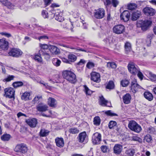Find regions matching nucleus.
Returning <instances> with one entry per match:
<instances>
[{
	"label": "nucleus",
	"instance_id": "obj_29",
	"mask_svg": "<svg viewBox=\"0 0 156 156\" xmlns=\"http://www.w3.org/2000/svg\"><path fill=\"white\" fill-rule=\"evenodd\" d=\"M144 98L149 101H151L153 98L152 94L149 91H145L144 94Z\"/></svg>",
	"mask_w": 156,
	"mask_h": 156
},
{
	"label": "nucleus",
	"instance_id": "obj_46",
	"mask_svg": "<svg viewBox=\"0 0 156 156\" xmlns=\"http://www.w3.org/2000/svg\"><path fill=\"white\" fill-rule=\"evenodd\" d=\"M34 81H36L37 83L42 84L46 88L48 87V85L47 83H45L41 79L37 80L36 79H34Z\"/></svg>",
	"mask_w": 156,
	"mask_h": 156
},
{
	"label": "nucleus",
	"instance_id": "obj_41",
	"mask_svg": "<svg viewBox=\"0 0 156 156\" xmlns=\"http://www.w3.org/2000/svg\"><path fill=\"white\" fill-rule=\"evenodd\" d=\"M53 64L56 66L58 67L60 66L61 61L57 58H54L52 61Z\"/></svg>",
	"mask_w": 156,
	"mask_h": 156
},
{
	"label": "nucleus",
	"instance_id": "obj_31",
	"mask_svg": "<svg viewBox=\"0 0 156 156\" xmlns=\"http://www.w3.org/2000/svg\"><path fill=\"white\" fill-rule=\"evenodd\" d=\"M11 138V135L7 133H5L1 136V140L4 141H9Z\"/></svg>",
	"mask_w": 156,
	"mask_h": 156
},
{
	"label": "nucleus",
	"instance_id": "obj_55",
	"mask_svg": "<svg viewBox=\"0 0 156 156\" xmlns=\"http://www.w3.org/2000/svg\"><path fill=\"white\" fill-rule=\"evenodd\" d=\"M86 62V61L83 59H81L80 61L76 64V67L78 68L80 66H82L84 65Z\"/></svg>",
	"mask_w": 156,
	"mask_h": 156
},
{
	"label": "nucleus",
	"instance_id": "obj_5",
	"mask_svg": "<svg viewBox=\"0 0 156 156\" xmlns=\"http://www.w3.org/2000/svg\"><path fill=\"white\" fill-rule=\"evenodd\" d=\"M14 151L17 152L24 154L27 151V145L24 143H21L16 145L14 149Z\"/></svg>",
	"mask_w": 156,
	"mask_h": 156
},
{
	"label": "nucleus",
	"instance_id": "obj_37",
	"mask_svg": "<svg viewBox=\"0 0 156 156\" xmlns=\"http://www.w3.org/2000/svg\"><path fill=\"white\" fill-rule=\"evenodd\" d=\"M15 76L12 75H8L7 77L3 80L4 82H9L12 80H13Z\"/></svg>",
	"mask_w": 156,
	"mask_h": 156
},
{
	"label": "nucleus",
	"instance_id": "obj_51",
	"mask_svg": "<svg viewBox=\"0 0 156 156\" xmlns=\"http://www.w3.org/2000/svg\"><path fill=\"white\" fill-rule=\"evenodd\" d=\"M144 140L148 143H151L152 140V138L149 134L147 135L144 137Z\"/></svg>",
	"mask_w": 156,
	"mask_h": 156
},
{
	"label": "nucleus",
	"instance_id": "obj_19",
	"mask_svg": "<svg viewBox=\"0 0 156 156\" xmlns=\"http://www.w3.org/2000/svg\"><path fill=\"white\" fill-rule=\"evenodd\" d=\"M91 80L97 83H99L100 81V76L99 73L93 72L91 73Z\"/></svg>",
	"mask_w": 156,
	"mask_h": 156
},
{
	"label": "nucleus",
	"instance_id": "obj_36",
	"mask_svg": "<svg viewBox=\"0 0 156 156\" xmlns=\"http://www.w3.org/2000/svg\"><path fill=\"white\" fill-rule=\"evenodd\" d=\"M94 124L96 126H99L101 123V119L98 116H96L94 118L93 120Z\"/></svg>",
	"mask_w": 156,
	"mask_h": 156
},
{
	"label": "nucleus",
	"instance_id": "obj_18",
	"mask_svg": "<svg viewBox=\"0 0 156 156\" xmlns=\"http://www.w3.org/2000/svg\"><path fill=\"white\" fill-rule=\"evenodd\" d=\"M99 103V104L102 106H106L109 107L111 106V102L106 100L103 96L100 97Z\"/></svg>",
	"mask_w": 156,
	"mask_h": 156
},
{
	"label": "nucleus",
	"instance_id": "obj_14",
	"mask_svg": "<svg viewBox=\"0 0 156 156\" xmlns=\"http://www.w3.org/2000/svg\"><path fill=\"white\" fill-rule=\"evenodd\" d=\"M78 137V140L79 142L85 144L87 142V137L85 132L80 133Z\"/></svg>",
	"mask_w": 156,
	"mask_h": 156
},
{
	"label": "nucleus",
	"instance_id": "obj_58",
	"mask_svg": "<svg viewBox=\"0 0 156 156\" xmlns=\"http://www.w3.org/2000/svg\"><path fill=\"white\" fill-rule=\"evenodd\" d=\"M42 99V96H37L35 97L33 100V101L34 102V103H37L40 99Z\"/></svg>",
	"mask_w": 156,
	"mask_h": 156
},
{
	"label": "nucleus",
	"instance_id": "obj_12",
	"mask_svg": "<svg viewBox=\"0 0 156 156\" xmlns=\"http://www.w3.org/2000/svg\"><path fill=\"white\" fill-rule=\"evenodd\" d=\"M101 140V135L98 132L94 133L92 136V141L94 144H99Z\"/></svg>",
	"mask_w": 156,
	"mask_h": 156
},
{
	"label": "nucleus",
	"instance_id": "obj_22",
	"mask_svg": "<svg viewBox=\"0 0 156 156\" xmlns=\"http://www.w3.org/2000/svg\"><path fill=\"white\" fill-rule=\"evenodd\" d=\"M122 150V146L119 144H116L113 148L114 153L117 154H119L121 152Z\"/></svg>",
	"mask_w": 156,
	"mask_h": 156
},
{
	"label": "nucleus",
	"instance_id": "obj_45",
	"mask_svg": "<svg viewBox=\"0 0 156 156\" xmlns=\"http://www.w3.org/2000/svg\"><path fill=\"white\" fill-rule=\"evenodd\" d=\"M137 7V5L134 3H132L129 4L128 5V8L129 9L131 10L135 9Z\"/></svg>",
	"mask_w": 156,
	"mask_h": 156
},
{
	"label": "nucleus",
	"instance_id": "obj_53",
	"mask_svg": "<svg viewBox=\"0 0 156 156\" xmlns=\"http://www.w3.org/2000/svg\"><path fill=\"white\" fill-rule=\"evenodd\" d=\"M150 79L152 81H156V75L154 74L151 72L149 73Z\"/></svg>",
	"mask_w": 156,
	"mask_h": 156
},
{
	"label": "nucleus",
	"instance_id": "obj_42",
	"mask_svg": "<svg viewBox=\"0 0 156 156\" xmlns=\"http://www.w3.org/2000/svg\"><path fill=\"white\" fill-rule=\"evenodd\" d=\"M83 87L84 88V91L86 94L88 95H90L92 94L93 91L89 89L86 85H84Z\"/></svg>",
	"mask_w": 156,
	"mask_h": 156
},
{
	"label": "nucleus",
	"instance_id": "obj_61",
	"mask_svg": "<svg viewBox=\"0 0 156 156\" xmlns=\"http://www.w3.org/2000/svg\"><path fill=\"white\" fill-rule=\"evenodd\" d=\"M118 4L119 2L117 0H112V4L114 7H116Z\"/></svg>",
	"mask_w": 156,
	"mask_h": 156
},
{
	"label": "nucleus",
	"instance_id": "obj_52",
	"mask_svg": "<svg viewBox=\"0 0 156 156\" xmlns=\"http://www.w3.org/2000/svg\"><path fill=\"white\" fill-rule=\"evenodd\" d=\"M129 81L126 80H122L121 82V84L123 87H127L129 84Z\"/></svg>",
	"mask_w": 156,
	"mask_h": 156
},
{
	"label": "nucleus",
	"instance_id": "obj_47",
	"mask_svg": "<svg viewBox=\"0 0 156 156\" xmlns=\"http://www.w3.org/2000/svg\"><path fill=\"white\" fill-rule=\"evenodd\" d=\"M69 132L71 133L75 134L78 133L79 132V130L77 128H73L70 129L69 130Z\"/></svg>",
	"mask_w": 156,
	"mask_h": 156
},
{
	"label": "nucleus",
	"instance_id": "obj_27",
	"mask_svg": "<svg viewBox=\"0 0 156 156\" xmlns=\"http://www.w3.org/2000/svg\"><path fill=\"white\" fill-rule=\"evenodd\" d=\"M56 145L59 147H62L64 145V140L62 138H57L55 139Z\"/></svg>",
	"mask_w": 156,
	"mask_h": 156
},
{
	"label": "nucleus",
	"instance_id": "obj_54",
	"mask_svg": "<svg viewBox=\"0 0 156 156\" xmlns=\"http://www.w3.org/2000/svg\"><path fill=\"white\" fill-rule=\"evenodd\" d=\"M35 38L36 39H38L40 41L41 40H46L48 39V37L46 35L41 36L38 37H35Z\"/></svg>",
	"mask_w": 156,
	"mask_h": 156
},
{
	"label": "nucleus",
	"instance_id": "obj_28",
	"mask_svg": "<svg viewBox=\"0 0 156 156\" xmlns=\"http://www.w3.org/2000/svg\"><path fill=\"white\" fill-rule=\"evenodd\" d=\"M115 40L112 36L107 37L104 40V41L107 45H109L114 43Z\"/></svg>",
	"mask_w": 156,
	"mask_h": 156
},
{
	"label": "nucleus",
	"instance_id": "obj_50",
	"mask_svg": "<svg viewBox=\"0 0 156 156\" xmlns=\"http://www.w3.org/2000/svg\"><path fill=\"white\" fill-rule=\"evenodd\" d=\"M108 67H111L113 69H115L116 67V64L113 62H108L107 63Z\"/></svg>",
	"mask_w": 156,
	"mask_h": 156
},
{
	"label": "nucleus",
	"instance_id": "obj_21",
	"mask_svg": "<svg viewBox=\"0 0 156 156\" xmlns=\"http://www.w3.org/2000/svg\"><path fill=\"white\" fill-rule=\"evenodd\" d=\"M151 24V22L150 21L146 20L143 21L141 24L142 30L144 31L146 30Z\"/></svg>",
	"mask_w": 156,
	"mask_h": 156
},
{
	"label": "nucleus",
	"instance_id": "obj_59",
	"mask_svg": "<svg viewBox=\"0 0 156 156\" xmlns=\"http://www.w3.org/2000/svg\"><path fill=\"white\" fill-rule=\"evenodd\" d=\"M48 12H47L44 10H43L42 11V15L43 17L44 18H48Z\"/></svg>",
	"mask_w": 156,
	"mask_h": 156
},
{
	"label": "nucleus",
	"instance_id": "obj_39",
	"mask_svg": "<svg viewBox=\"0 0 156 156\" xmlns=\"http://www.w3.org/2000/svg\"><path fill=\"white\" fill-rule=\"evenodd\" d=\"M114 86L115 85L113 82L112 81H110L106 86V88L107 89L111 90L113 89Z\"/></svg>",
	"mask_w": 156,
	"mask_h": 156
},
{
	"label": "nucleus",
	"instance_id": "obj_60",
	"mask_svg": "<svg viewBox=\"0 0 156 156\" xmlns=\"http://www.w3.org/2000/svg\"><path fill=\"white\" fill-rule=\"evenodd\" d=\"M0 34L4 36L7 37H10L12 36L11 35L9 34L6 32H1Z\"/></svg>",
	"mask_w": 156,
	"mask_h": 156
},
{
	"label": "nucleus",
	"instance_id": "obj_20",
	"mask_svg": "<svg viewBox=\"0 0 156 156\" xmlns=\"http://www.w3.org/2000/svg\"><path fill=\"white\" fill-rule=\"evenodd\" d=\"M48 107L46 105L41 103L39 104L36 107L37 110L40 112H44L48 110Z\"/></svg>",
	"mask_w": 156,
	"mask_h": 156
},
{
	"label": "nucleus",
	"instance_id": "obj_8",
	"mask_svg": "<svg viewBox=\"0 0 156 156\" xmlns=\"http://www.w3.org/2000/svg\"><path fill=\"white\" fill-rule=\"evenodd\" d=\"M129 88L130 90L133 93H135L138 91V89L141 88V87L137 83L136 80L134 79L131 82Z\"/></svg>",
	"mask_w": 156,
	"mask_h": 156
},
{
	"label": "nucleus",
	"instance_id": "obj_49",
	"mask_svg": "<svg viewBox=\"0 0 156 156\" xmlns=\"http://www.w3.org/2000/svg\"><path fill=\"white\" fill-rule=\"evenodd\" d=\"M154 36L152 34H149L147 36V41H148V43L147 44V46H149L151 42V40Z\"/></svg>",
	"mask_w": 156,
	"mask_h": 156
},
{
	"label": "nucleus",
	"instance_id": "obj_7",
	"mask_svg": "<svg viewBox=\"0 0 156 156\" xmlns=\"http://www.w3.org/2000/svg\"><path fill=\"white\" fill-rule=\"evenodd\" d=\"M51 12L54 14V17L56 20L60 22H62L64 20L62 13L59 10L57 9L55 11L54 9H53L51 10Z\"/></svg>",
	"mask_w": 156,
	"mask_h": 156
},
{
	"label": "nucleus",
	"instance_id": "obj_64",
	"mask_svg": "<svg viewBox=\"0 0 156 156\" xmlns=\"http://www.w3.org/2000/svg\"><path fill=\"white\" fill-rule=\"evenodd\" d=\"M141 140L140 138L136 136H133L132 137V140L133 141L140 142Z\"/></svg>",
	"mask_w": 156,
	"mask_h": 156
},
{
	"label": "nucleus",
	"instance_id": "obj_26",
	"mask_svg": "<svg viewBox=\"0 0 156 156\" xmlns=\"http://www.w3.org/2000/svg\"><path fill=\"white\" fill-rule=\"evenodd\" d=\"M48 104L50 106L55 107L56 106L57 101L54 98H49L48 99Z\"/></svg>",
	"mask_w": 156,
	"mask_h": 156
},
{
	"label": "nucleus",
	"instance_id": "obj_43",
	"mask_svg": "<svg viewBox=\"0 0 156 156\" xmlns=\"http://www.w3.org/2000/svg\"><path fill=\"white\" fill-rule=\"evenodd\" d=\"M125 153L128 156H133L135 152L133 149H131L126 150Z\"/></svg>",
	"mask_w": 156,
	"mask_h": 156
},
{
	"label": "nucleus",
	"instance_id": "obj_9",
	"mask_svg": "<svg viewBox=\"0 0 156 156\" xmlns=\"http://www.w3.org/2000/svg\"><path fill=\"white\" fill-rule=\"evenodd\" d=\"M113 32L117 34L123 33L125 31V27L122 24H118L114 26L112 28Z\"/></svg>",
	"mask_w": 156,
	"mask_h": 156
},
{
	"label": "nucleus",
	"instance_id": "obj_62",
	"mask_svg": "<svg viewBox=\"0 0 156 156\" xmlns=\"http://www.w3.org/2000/svg\"><path fill=\"white\" fill-rule=\"evenodd\" d=\"M101 148L102 151L103 153L107 152V149H108L107 147L105 145L102 146L101 147Z\"/></svg>",
	"mask_w": 156,
	"mask_h": 156
},
{
	"label": "nucleus",
	"instance_id": "obj_56",
	"mask_svg": "<svg viewBox=\"0 0 156 156\" xmlns=\"http://www.w3.org/2000/svg\"><path fill=\"white\" fill-rule=\"evenodd\" d=\"M105 113L108 115L111 116H112L118 115L116 114L112 113V111L111 110H108L106 111Z\"/></svg>",
	"mask_w": 156,
	"mask_h": 156
},
{
	"label": "nucleus",
	"instance_id": "obj_15",
	"mask_svg": "<svg viewBox=\"0 0 156 156\" xmlns=\"http://www.w3.org/2000/svg\"><path fill=\"white\" fill-rule=\"evenodd\" d=\"M9 47L8 42L5 39L0 40V48L2 50H5L8 49Z\"/></svg>",
	"mask_w": 156,
	"mask_h": 156
},
{
	"label": "nucleus",
	"instance_id": "obj_24",
	"mask_svg": "<svg viewBox=\"0 0 156 156\" xmlns=\"http://www.w3.org/2000/svg\"><path fill=\"white\" fill-rule=\"evenodd\" d=\"M122 98L124 103L127 104L130 103L131 97L129 94L127 93L123 96Z\"/></svg>",
	"mask_w": 156,
	"mask_h": 156
},
{
	"label": "nucleus",
	"instance_id": "obj_30",
	"mask_svg": "<svg viewBox=\"0 0 156 156\" xmlns=\"http://www.w3.org/2000/svg\"><path fill=\"white\" fill-rule=\"evenodd\" d=\"M30 95V93L25 92L21 95V99L22 100L25 101L30 100L29 97Z\"/></svg>",
	"mask_w": 156,
	"mask_h": 156
},
{
	"label": "nucleus",
	"instance_id": "obj_34",
	"mask_svg": "<svg viewBox=\"0 0 156 156\" xmlns=\"http://www.w3.org/2000/svg\"><path fill=\"white\" fill-rule=\"evenodd\" d=\"M0 2L8 8H10L13 6V5L7 0H0Z\"/></svg>",
	"mask_w": 156,
	"mask_h": 156
},
{
	"label": "nucleus",
	"instance_id": "obj_23",
	"mask_svg": "<svg viewBox=\"0 0 156 156\" xmlns=\"http://www.w3.org/2000/svg\"><path fill=\"white\" fill-rule=\"evenodd\" d=\"M49 50L53 54L57 55L59 53V49L55 46L50 45Z\"/></svg>",
	"mask_w": 156,
	"mask_h": 156
},
{
	"label": "nucleus",
	"instance_id": "obj_40",
	"mask_svg": "<svg viewBox=\"0 0 156 156\" xmlns=\"http://www.w3.org/2000/svg\"><path fill=\"white\" fill-rule=\"evenodd\" d=\"M68 58L69 62H74L76 59V55L73 54H70L68 55Z\"/></svg>",
	"mask_w": 156,
	"mask_h": 156
},
{
	"label": "nucleus",
	"instance_id": "obj_10",
	"mask_svg": "<svg viewBox=\"0 0 156 156\" xmlns=\"http://www.w3.org/2000/svg\"><path fill=\"white\" fill-rule=\"evenodd\" d=\"M23 52L20 49L16 48H12L8 53L9 56L16 57L21 56Z\"/></svg>",
	"mask_w": 156,
	"mask_h": 156
},
{
	"label": "nucleus",
	"instance_id": "obj_6",
	"mask_svg": "<svg viewBox=\"0 0 156 156\" xmlns=\"http://www.w3.org/2000/svg\"><path fill=\"white\" fill-rule=\"evenodd\" d=\"M4 91L5 97L12 98L13 100H14L15 90L13 88L11 87L5 88Z\"/></svg>",
	"mask_w": 156,
	"mask_h": 156
},
{
	"label": "nucleus",
	"instance_id": "obj_32",
	"mask_svg": "<svg viewBox=\"0 0 156 156\" xmlns=\"http://www.w3.org/2000/svg\"><path fill=\"white\" fill-rule=\"evenodd\" d=\"M49 131L48 130L44 129H41L39 133V135L41 137L46 136L49 134Z\"/></svg>",
	"mask_w": 156,
	"mask_h": 156
},
{
	"label": "nucleus",
	"instance_id": "obj_4",
	"mask_svg": "<svg viewBox=\"0 0 156 156\" xmlns=\"http://www.w3.org/2000/svg\"><path fill=\"white\" fill-rule=\"evenodd\" d=\"M129 71L133 75H135L139 71L138 66L133 62H129L127 66Z\"/></svg>",
	"mask_w": 156,
	"mask_h": 156
},
{
	"label": "nucleus",
	"instance_id": "obj_25",
	"mask_svg": "<svg viewBox=\"0 0 156 156\" xmlns=\"http://www.w3.org/2000/svg\"><path fill=\"white\" fill-rule=\"evenodd\" d=\"M141 15V13L139 11L134 12L132 14L131 19L133 21H135L140 17Z\"/></svg>",
	"mask_w": 156,
	"mask_h": 156
},
{
	"label": "nucleus",
	"instance_id": "obj_33",
	"mask_svg": "<svg viewBox=\"0 0 156 156\" xmlns=\"http://www.w3.org/2000/svg\"><path fill=\"white\" fill-rule=\"evenodd\" d=\"M42 55L39 53V51L37 54H35L34 56V58L35 60L39 62H42V58L41 57Z\"/></svg>",
	"mask_w": 156,
	"mask_h": 156
},
{
	"label": "nucleus",
	"instance_id": "obj_3",
	"mask_svg": "<svg viewBox=\"0 0 156 156\" xmlns=\"http://www.w3.org/2000/svg\"><path fill=\"white\" fill-rule=\"evenodd\" d=\"M40 46L41 48L39 50V53L41 54L46 60H48L50 58V55L46 50L49 49V46L46 44H40Z\"/></svg>",
	"mask_w": 156,
	"mask_h": 156
},
{
	"label": "nucleus",
	"instance_id": "obj_35",
	"mask_svg": "<svg viewBox=\"0 0 156 156\" xmlns=\"http://www.w3.org/2000/svg\"><path fill=\"white\" fill-rule=\"evenodd\" d=\"M125 48L126 52L127 53L130 51L131 50V44L128 42H126L125 44Z\"/></svg>",
	"mask_w": 156,
	"mask_h": 156
},
{
	"label": "nucleus",
	"instance_id": "obj_44",
	"mask_svg": "<svg viewBox=\"0 0 156 156\" xmlns=\"http://www.w3.org/2000/svg\"><path fill=\"white\" fill-rule=\"evenodd\" d=\"M117 125L116 122L115 121H111L109 122L108 125V126L109 129H113L114 127Z\"/></svg>",
	"mask_w": 156,
	"mask_h": 156
},
{
	"label": "nucleus",
	"instance_id": "obj_57",
	"mask_svg": "<svg viewBox=\"0 0 156 156\" xmlns=\"http://www.w3.org/2000/svg\"><path fill=\"white\" fill-rule=\"evenodd\" d=\"M94 66V63L90 62H88L86 65L87 67L90 69L93 67Z\"/></svg>",
	"mask_w": 156,
	"mask_h": 156
},
{
	"label": "nucleus",
	"instance_id": "obj_13",
	"mask_svg": "<svg viewBox=\"0 0 156 156\" xmlns=\"http://www.w3.org/2000/svg\"><path fill=\"white\" fill-rule=\"evenodd\" d=\"M130 14L128 10L124 11L120 15L121 20L125 22H127L129 19Z\"/></svg>",
	"mask_w": 156,
	"mask_h": 156
},
{
	"label": "nucleus",
	"instance_id": "obj_38",
	"mask_svg": "<svg viewBox=\"0 0 156 156\" xmlns=\"http://www.w3.org/2000/svg\"><path fill=\"white\" fill-rule=\"evenodd\" d=\"M23 83L21 81H16L13 82L12 85L15 88H17L18 87H21L23 86Z\"/></svg>",
	"mask_w": 156,
	"mask_h": 156
},
{
	"label": "nucleus",
	"instance_id": "obj_17",
	"mask_svg": "<svg viewBox=\"0 0 156 156\" xmlns=\"http://www.w3.org/2000/svg\"><path fill=\"white\" fill-rule=\"evenodd\" d=\"M143 11L145 14L147 16H153L155 14L154 9L149 7L145 8L143 9Z\"/></svg>",
	"mask_w": 156,
	"mask_h": 156
},
{
	"label": "nucleus",
	"instance_id": "obj_16",
	"mask_svg": "<svg viewBox=\"0 0 156 156\" xmlns=\"http://www.w3.org/2000/svg\"><path fill=\"white\" fill-rule=\"evenodd\" d=\"M26 122L28 125L32 128L35 127L38 123L37 119L34 118L27 119Z\"/></svg>",
	"mask_w": 156,
	"mask_h": 156
},
{
	"label": "nucleus",
	"instance_id": "obj_48",
	"mask_svg": "<svg viewBox=\"0 0 156 156\" xmlns=\"http://www.w3.org/2000/svg\"><path fill=\"white\" fill-rule=\"evenodd\" d=\"M147 132L151 134H156V131L155 128L151 126L148 128Z\"/></svg>",
	"mask_w": 156,
	"mask_h": 156
},
{
	"label": "nucleus",
	"instance_id": "obj_11",
	"mask_svg": "<svg viewBox=\"0 0 156 156\" xmlns=\"http://www.w3.org/2000/svg\"><path fill=\"white\" fill-rule=\"evenodd\" d=\"M105 14V10L103 8H100L95 10L94 13V17L98 19H102L104 17Z\"/></svg>",
	"mask_w": 156,
	"mask_h": 156
},
{
	"label": "nucleus",
	"instance_id": "obj_2",
	"mask_svg": "<svg viewBox=\"0 0 156 156\" xmlns=\"http://www.w3.org/2000/svg\"><path fill=\"white\" fill-rule=\"evenodd\" d=\"M128 127L131 130L137 133H139L142 130L141 126L134 120L129 122Z\"/></svg>",
	"mask_w": 156,
	"mask_h": 156
},
{
	"label": "nucleus",
	"instance_id": "obj_1",
	"mask_svg": "<svg viewBox=\"0 0 156 156\" xmlns=\"http://www.w3.org/2000/svg\"><path fill=\"white\" fill-rule=\"evenodd\" d=\"M62 75L64 79L71 83H75L76 82V75L70 70H64L62 73Z\"/></svg>",
	"mask_w": 156,
	"mask_h": 156
},
{
	"label": "nucleus",
	"instance_id": "obj_63",
	"mask_svg": "<svg viewBox=\"0 0 156 156\" xmlns=\"http://www.w3.org/2000/svg\"><path fill=\"white\" fill-rule=\"evenodd\" d=\"M136 74H137V76L141 80H143L144 76L142 73L140 71V69Z\"/></svg>",
	"mask_w": 156,
	"mask_h": 156
}]
</instances>
